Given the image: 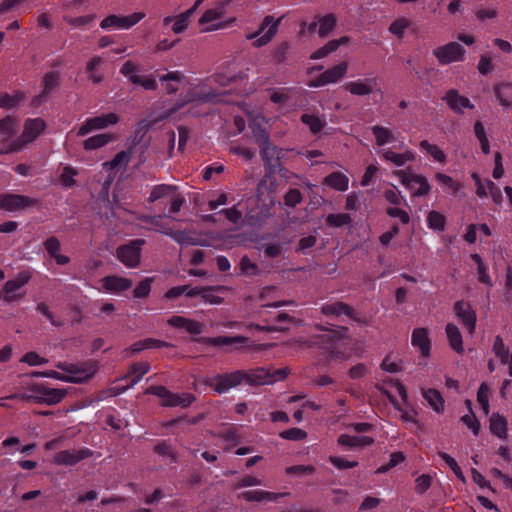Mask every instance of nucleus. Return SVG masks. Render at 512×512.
I'll return each instance as SVG.
<instances>
[{
	"instance_id": "obj_27",
	"label": "nucleus",
	"mask_w": 512,
	"mask_h": 512,
	"mask_svg": "<svg viewBox=\"0 0 512 512\" xmlns=\"http://www.w3.org/2000/svg\"><path fill=\"white\" fill-rule=\"evenodd\" d=\"M444 100L450 109L458 113H462L464 109L467 108H474V105L470 102V100L467 97L460 95L456 90H449L446 93Z\"/></svg>"
},
{
	"instance_id": "obj_47",
	"label": "nucleus",
	"mask_w": 512,
	"mask_h": 512,
	"mask_svg": "<svg viewBox=\"0 0 512 512\" xmlns=\"http://www.w3.org/2000/svg\"><path fill=\"white\" fill-rule=\"evenodd\" d=\"M471 259L477 264L478 281L488 287H492V279L488 273V268L482 261L479 254H472Z\"/></svg>"
},
{
	"instance_id": "obj_32",
	"label": "nucleus",
	"mask_w": 512,
	"mask_h": 512,
	"mask_svg": "<svg viewBox=\"0 0 512 512\" xmlns=\"http://www.w3.org/2000/svg\"><path fill=\"white\" fill-rule=\"evenodd\" d=\"M282 493H273L264 490H250L242 492L238 498L247 502H262V501H276L278 498L284 496Z\"/></svg>"
},
{
	"instance_id": "obj_44",
	"label": "nucleus",
	"mask_w": 512,
	"mask_h": 512,
	"mask_svg": "<svg viewBox=\"0 0 512 512\" xmlns=\"http://www.w3.org/2000/svg\"><path fill=\"white\" fill-rule=\"evenodd\" d=\"M301 121L314 134L320 132L326 125L325 117L315 113H304Z\"/></svg>"
},
{
	"instance_id": "obj_4",
	"label": "nucleus",
	"mask_w": 512,
	"mask_h": 512,
	"mask_svg": "<svg viewBox=\"0 0 512 512\" xmlns=\"http://www.w3.org/2000/svg\"><path fill=\"white\" fill-rule=\"evenodd\" d=\"M316 329L321 333L313 337L312 343L329 350L332 358L345 359L346 357L343 354L336 351L334 343L346 338L347 328L327 322L325 326L316 325Z\"/></svg>"
},
{
	"instance_id": "obj_55",
	"label": "nucleus",
	"mask_w": 512,
	"mask_h": 512,
	"mask_svg": "<svg viewBox=\"0 0 512 512\" xmlns=\"http://www.w3.org/2000/svg\"><path fill=\"white\" fill-rule=\"evenodd\" d=\"M95 20V15L93 14H88V15H83V16H78V17H70V16H65L64 17V21L70 25L72 28H75V29H79V28H84L90 24H92Z\"/></svg>"
},
{
	"instance_id": "obj_1",
	"label": "nucleus",
	"mask_w": 512,
	"mask_h": 512,
	"mask_svg": "<svg viewBox=\"0 0 512 512\" xmlns=\"http://www.w3.org/2000/svg\"><path fill=\"white\" fill-rule=\"evenodd\" d=\"M160 81L165 83V90L168 94H173L178 90H187V95L181 104L175 105L165 112V114L159 119L171 117L176 110L183 107L188 103H206L214 102L219 94L211 91L213 83H219L224 86L226 82L222 80L220 75H215L209 78L207 81L199 82L197 84H190L185 75L181 71H170L167 74L160 77Z\"/></svg>"
},
{
	"instance_id": "obj_10",
	"label": "nucleus",
	"mask_w": 512,
	"mask_h": 512,
	"mask_svg": "<svg viewBox=\"0 0 512 512\" xmlns=\"http://www.w3.org/2000/svg\"><path fill=\"white\" fill-rule=\"evenodd\" d=\"M146 17L143 11H136L130 15L110 14L102 19L100 28L105 31L129 30Z\"/></svg>"
},
{
	"instance_id": "obj_9",
	"label": "nucleus",
	"mask_w": 512,
	"mask_h": 512,
	"mask_svg": "<svg viewBox=\"0 0 512 512\" xmlns=\"http://www.w3.org/2000/svg\"><path fill=\"white\" fill-rule=\"evenodd\" d=\"M225 7L218 5L217 7L207 9L198 20L202 32H211L226 29L235 21L234 18L224 19Z\"/></svg>"
},
{
	"instance_id": "obj_46",
	"label": "nucleus",
	"mask_w": 512,
	"mask_h": 512,
	"mask_svg": "<svg viewBox=\"0 0 512 512\" xmlns=\"http://www.w3.org/2000/svg\"><path fill=\"white\" fill-rule=\"evenodd\" d=\"M423 397L437 413L444 412V399L436 389L423 390Z\"/></svg>"
},
{
	"instance_id": "obj_34",
	"label": "nucleus",
	"mask_w": 512,
	"mask_h": 512,
	"mask_svg": "<svg viewBox=\"0 0 512 512\" xmlns=\"http://www.w3.org/2000/svg\"><path fill=\"white\" fill-rule=\"evenodd\" d=\"M371 133L375 144L379 147L391 144L396 141V135L392 129L383 125H374L371 127Z\"/></svg>"
},
{
	"instance_id": "obj_50",
	"label": "nucleus",
	"mask_w": 512,
	"mask_h": 512,
	"mask_svg": "<svg viewBox=\"0 0 512 512\" xmlns=\"http://www.w3.org/2000/svg\"><path fill=\"white\" fill-rule=\"evenodd\" d=\"M419 147L421 150L427 152L435 161L439 163L446 162L445 153L437 145L432 144L427 140H423L420 142Z\"/></svg>"
},
{
	"instance_id": "obj_59",
	"label": "nucleus",
	"mask_w": 512,
	"mask_h": 512,
	"mask_svg": "<svg viewBox=\"0 0 512 512\" xmlns=\"http://www.w3.org/2000/svg\"><path fill=\"white\" fill-rule=\"evenodd\" d=\"M454 310L456 316L461 320H474L475 314L473 313L469 303L465 301H458L455 303Z\"/></svg>"
},
{
	"instance_id": "obj_45",
	"label": "nucleus",
	"mask_w": 512,
	"mask_h": 512,
	"mask_svg": "<svg viewBox=\"0 0 512 512\" xmlns=\"http://www.w3.org/2000/svg\"><path fill=\"white\" fill-rule=\"evenodd\" d=\"M446 334L451 348L457 353L462 354L464 352V347L462 342V335L459 329L454 324L448 323L446 327Z\"/></svg>"
},
{
	"instance_id": "obj_20",
	"label": "nucleus",
	"mask_w": 512,
	"mask_h": 512,
	"mask_svg": "<svg viewBox=\"0 0 512 512\" xmlns=\"http://www.w3.org/2000/svg\"><path fill=\"white\" fill-rule=\"evenodd\" d=\"M336 26V18L333 14H327L318 18L317 22L307 24L306 22L301 23L300 34H310L316 27H318V35L320 37H326Z\"/></svg>"
},
{
	"instance_id": "obj_37",
	"label": "nucleus",
	"mask_w": 512,
	"mask_h": 512,
	"mask_svg": "<svg viewBox=\"0 0 512 512\" xmlns=\"http://www.w3.org/2000/svg\"><path fill=\"white\" fill-rule=\"evenodd\" d=\"M373 82L372 79L351 81L345 84V89L352 95L366 96L372 93Z\"/></svg>"
},
{
	"instance_id": "obj_36",
	"label": "nucleus",
	"mask_w": 512,
	"mask_h": 512,
	"mask_svg": "<svg viewBox=\"0 0 512 512\" xmlns=\"http://www.w3.org/2000/svg\"><path fill=\"white\" fill-rule=\"evenodd\" d=\"M248 338L244 336H218V337H208V338H201L199 341L212 345V346H233L238 344H245L248 342Z\"/></svg>"
},
{
	"instance_id": "obj_62",
	"label": "nucleus",
	"mask_w": 512,
	"mask_h": 512,
	"mask_svg": "<svg viewBox=\"0 0 512 512\" xmlns=\"http://www.w3.org/2000/svg\"><path fill=\"white\" fill-rule=\"evenodd\" d=\"M435 179L438 183L450 189L454 194L457 193L462 186L460 182L453 180L452 177L441 172L435 174Z\"/></svg>"
},
{
	"instance_id": "obj_41",
	"label": "nucleus",
	"mask_w": 512,
	"mask_h": 512,
	"mask_svg": "<svg viewBox=\"0 0 512 512\" xmlns=\"http://www.w3.org/2000/svg\"><path fill=\"white\" fill-rule=\"evenodd\" d=\"M507 427L508 423L505 417L496 413L492 414L490 417V431L492 434L505 440L508 436Z\"/></svg>"
},
{
	"instance_id": "obj_23",
	"label": "nucleus",
	"mask_w": 512,
	"mask_h": 512,
	"mask_svg": "<svg viewBox=\"0 0 512 512\" xmlns=\"http://www.w3.org/2000/svg\"><path fill=\"white\" fill-rule=\"evenodd\" d=\"M322 314L325 317H334V318H340V317H346L350 319L356 318L355 310L349 306L346 303L343 302H331L326 303L321 308Z\"/></svg>"
},
{
	"instance_id": "obj_35",
	"label": "nucleus",
	"mask_w": 512,
	"mask_h": 512,
	"mask_svg": "<svg viewBox=\"0 0 512 512\" xmlns=\"http://www.w3.org/2000/svg\"><path fill=\"white\" fill-rule=\"evenodd\" d=\"M337 443L344 447L356 448L370 446L374 443V439L369 436H351L348 434H341Z\"/></svg>"
},
{
	"instance_id": "obj_15",
	"label": "nucleus",
	"mask_w": 512,
	"mask_h": 512,
	"mask_svg": "<svg viewBox=\"0 0 512 512\" xmlns=\"http://www.w3.org/2000/svg\"><path fill=\"white\" fill-rule=\"evenodd\" d=\"M145 244L143 239H137L120 246L117 249V257L128 268H135L140 263L141 247Z\"/></svg>"
},
{
	"instance_id": "obj_25",
	"label": "nucleus",
	"mask_w": 512,
	"mask_h": 512,
	"mask_svg": "<svg viewBox=\"0 0 512 512\" xmlns=\"http://www.w3.org/2000/svg\"><path fill=\"white\" fill-rule=\"evenodd\" d=\"M383 160L394 164L397 167L404 166L406 163L413 162L416 159V153L410 149H406L401 153L391 149H384L380 152Z\"/></svg>"
},
{
	"instance_id": "obj_31",
	"label": "nucleus",
	"mask_w": 512,
	"mask_h": 512,
	"mask_svg": "<svg viewBox=\"0 0 512 512\" xmlns=\"http://www.w3.org/2000/svg\"><path fill=\"white\" fill-rule=\"evenodd\" d=\"M191 17L192 11H185L176 16H166L163 18V25L168 26L170 23H173L172 31L175 34H180L188 28Z\"/></svg>"
},
{
	"instance_id": "obj_22",
	"label": "nucleus",
	"mask_w": 512,
	"mask_h": 512,
	"mask_svg": "<svg viewBox=\"0 0 512 512\" xmlns=\"http://www.w3.org/2000/svg\"><path fill=\"white\" fill-rule=\"evenodd\" d=\"M102 289L110 294L119 295L122 292L129 290L133 282L131 279L122 276H106L101 279Z\"/></svg>"
},
{
	"instance_id": "obj_11",
	"label": "nucleus",
	"mask_w": 512,
	"mask_h": 512,
	"mask_svg": "<svg viewBox=\"0 0 512 512\" xmlns=\"http://www.w3.org/2000/svg\"><path fill=\"white\" fill-rule=\"evenodd\" d=\"M284 16L275 18L272 15H267L261 22L258 32L248 34L247 39H255L253 41L254 47H262L267 45L276 35L278 28L283 20Z\"/></svg>"
},
{
	"instance_id": "obj_3",
	"label": "nucleus",
	"mask_w": 512,
	"mask_h": 512,
	"mask_svg": "<svg viewBox=\"0 0 512 512\" xmlns=\"http://www.w3.org/2000/svg\"><path fill=\"white\" fill-rule=\"evenodd\" d=\"M249 121L252 134L256 143L260 147L262 159L270 167H281V154L284 152V150L272 145L269 139V134L259 125L260 121L266 122V119L264 117H251L249 115Z\"/></svg>"
},
{
	"instance_id": "obj_61",
	"label": "nucleus",
	"mask_w": 512,
	"mask_h": 512,
	"mask_svg": "<svg viewBox=\"0 0 512 512\" xmlns=\"http://www.w3.org/2000/svg\"><path fill=\"white\" fill-rule=\"evenodd\" d=\"M477 401L481 406L485 415L489 414V387L486 383H482L477 391Z\"/></svg>"
},
{
	"instance_id": "obj_33",
	"label": "nucleus",
	"mask_w": 512,
	"mask_h": 512,
	"mask_svg": "<svg viewBox=\"0 0 512 512\" xmlns=\"http://www.w3.org/2000/svg\"><path fill=\"white\" fill-rule=\"evenodd\" d=\"M194 400V396L190 393L176 394L168 391L167 395L161 401V405L165 407L180 406L186 408L190 406Z\"/></svg>"
},
{
	"instance_id": "obj_16",
	"label": "nucleus",
	"mask_w": 512,
	"mask_h": 512,
	"mask_svg": "<svg viewBox=\"0 0 512 512\" xmlns=\"http://www.w3.org/2000/svg\"><path fill=\"white\" fill-rule=\"evenodd\" d=\"M242 383V370L217 374L215 377L208 381V385L218 394H223L231 388L241 385Z\"/></svg>"
},
{
	"instance_id": "obj_38",
	"label": "nucleus",
	"mask_w": 512,
	"mask_h": 512,
	"mask_svg": "<svg viewBox=\"0 0 512 512\" xmlns=\"http://www.w3.org/2000/svg\"><path fill=\"white\" fill-rule=\"evenodd\" d=\"M412 345L418 347L422 356L427 357L430 353V340L425 328H417L412 334Z\"/></svg>"
},
{
	"instance_id": "obj_53",
	"label": "nucleus",
	"mask_w": 512,
	"mask_h": 512,
	"mask_svg": "<svg viewBox=\"0 0 512 512\" xmlns=\"http://www.w3.org/2000/svg\"><path fill=\"white\" fill-rule=\"evenodd\" d=\"M493 351L500 358L502 364H508L511 361L509 349L505 346L503 339L497 336L494 340Z\"/></svg>"
},
{
	"instance_id": "obj_19",
	"label": "nucleus",
	"mask_w": 512,
	"mask_h": 512,
	"mask_svg": "<svg viewBox=\"0 0 512 512\" xmlns=\"http://www.w3.org/2000/svg\"><path fill=\"white\" fill-rule=\"evenodd\" d=\"M38 204V201L25 195L2 194L0 195V209L8 212L19 211Z\"/></svg>"
},
{
	"instance_id": "obj_51",
	"label": "nucleus",
	"mask_w": 512,
	"mask_h": 512,
	"mask_svg": "<svg viewBox=\"0 0 512 512\" xmlns=\"http://www.w3.org/2000/svg\"><path fill=\"white\" fill-rule=\"evenodd\" d=\"M474 134L480 143L481 150L484 154L490 153V143L484 128V125L480 121L474 123Z\"/></svg>"
},
{
	"instance_id": "obj_42",
	"label": "nucleus",
	"mask_w": 512,
	"mask_h": 512,
	"mask_svg": "<svg viewBox=\"0 0 512 512\" xmlns=\"http://www.w3.org/2000/svg\"><path fill=\"white\" fill-rule=\"evenodd\" d=\"M115 137L112 134L101 133L89 137L83 142V148L85 150H96L102 148L114 141Z\"/></svg>"
},
{
	"instance_id": "obj_30",
	"label": "nucleus",
	"mask_w": 512,
	"mask_h": 512,
	"mask_svg": "<svg viewBox=\"0 0 512 512\" xmlns=\"http://www.w3.org/2000/svg\"><path fill=\"white\" fill-rule=\"evenodd\" d=\"M43 246L58 265H66L70 262V258L61 253V243L56 237L52 236L46 239Z\"/></svg>"
},
{
	"instance_id": "obj_8",
	"label": "nucleus",
	"mask_w": 512,
	"mask_h": 512,
	"mask_svg": "<svg viewBox=\"0 0 512 512\" xmlns=\"http://www.w3.org/2000/svg\"><path fill=\"white\" fill-rule=\"evenodd\" d=\"M393 175L410 192L412 197H423L430 193L431 185L428 179L421 175L407 170H395Z\"/></svg>"
},
{
	"instance_id": "obj_57",
	"label": "nucleus",
	"mask_w": 512,
	"mask_h": 512,
	"mask_svg": "<svg viewBox=\"0 0 512 512\" xmlns=\"http://www.w3.org/2000/svg\"><path fill=\"white\" fill-rule=\"evenodd\" d=\"M174 187L166 184H160L153 188L151 191L148 200L149 202H155L158 199L164 198V197H170V195H173Z\"/></svg>"
},
{
	"instance_id": "obj_63",
	"label": "nucleus",
	"mask_w": 512,
	"mask_h": 512,
	"mask_svg": "<svg viewBox=\"0 0 512 512\" xmlns=\"http://www.w3.org/2000/svg\"><path fill=\"white\" fill-rule=\"evenodd\" d=\"M78 174L77 170L71 166L64 167L60 176V182L64 187H72L75 185V176Z\"/></svg>"
},
{
	"instance_id": "obj_26",
	"label": "nucleus",
	"mask_w": 512,
	"mask_h": 512,
	"mask_svg": "<svg viewBox=\"0 0 512 512\" xmlns=\"http://www.w3.org/2000/svg\"><path fill=\"white\" fill-rule=\"evenodd\" d=\"M228 291V288L225 286H218L215 288H205L199 290L197 288L191 289L187 291V294L190 296L193 295H201V298L210 304H219L223 300V294Z\"/></svg>"
},
{
	"instance_id": "obj_13",
	"label": "nucleus",
	"mask_w": 512,
	"mask_h": 512,
	"mask_svg": "<svg viewBox=\"0 0 512 512\" xmlns=\"http://www.w3.org/2000/svg\"><path fill=\"white\" fill-rule=\"evenodd\" d=\"M120 116L117 113L109 112L94 117L87 118L79 127L77 135L83 137L88 133L96 130H103L108 127L117 125Z\"/></svg>"
},
{
	"instance_id": "obj_6",
	"label": "nucleus",
	"mask_w": 512,
	"mask_h": 512,
	"mask_svg": "<svg viewBox=\"0 0 512 512\" xmlns=\"http://www.w3.org/2000/svg\"><path fill=\"white\" fill-rule=\"evenodd\" d=\"M348 62L342 61L331 68L322 72L318 77H313V73L316 70H321L322 66H312L307 69L306 73L309 76L307 81V85L309 87L317 88L326 86L329 84H335L341 81L347 74L348 71Z\"/></svg>"
},
{
	"instance_id": "obj_7",
	"label": "nucleus",
	"mask_w": 512,
	"mask_h": 512,
	"mask_svg": "<svg viewBox=\"0 0 512 512\" xmlns=\"http://www.w3.org/2000/svg\"><path fill=\"white\" fill-rule=\"evenodd\" d=\"M46 129V122L42 118H29L25 120L22 133L15 139L6 151H20L28 144L34 142Z\"/></svg>"
},
{
	"instance_id": "obj_21",
	"label": "nucleus",
	"mask_w": 512,
	"mask_h": 512,
	"mask_svg": "<svg viewBox=\"0 0 512 512\" xmlns=\"http://www.w3.org/2000/svg\"><path fill=\"white\" fill-rule=\"evenodd\" d=\"M93 452L88 448H81L79 450H62L57 452L53 457V462L56 465L73 466L80 461L90 458Z\"/></svg>"
},
{
	"instance_id": "obj_52",
	"label": "nucleus",
	"mask_w": 512,
	"mask_h": 512,
	"mask_svg": "<svg viewBox=\"0 0 512 512\" xmlns=\"http://www.w3.org/2000/svg\"><path fill=\"white\" fill-rule=\"evenodd\" d=\"M446 225V218L438 211H430L427 215V226L435 231H443Z\"/></svg>"
},
{
	"instance_id": "obj_39",
	"label": "nucleus",
	"mask_w": 512,
	"mask_h": 512,
	"mask_svg": "<svg viewBox=\"0 0 512 512\" xmlns=\"http://www.w3.org/2000/svg\"><path fill=\"white\" fill-rule=\"evenodd\" d=\"M323 183L337 191H346L349 187V178L341 172H333L324 178Z\"/></svg>"
},
{
	"instance_id": "obj_17",
	"label": "nucleus",
	"mask_w": 512,
	"mask_h": 512,
	"mask_svg": "<svg viewBox=\"0 0 512 512\" xmlns=\"http://www.w3.org/2000/svg\"><path fill=\"white\" fill-rule=\"evenodd\" d=\"M433 54L440 64H450L452 62L462 61L464 59L465 50L456 42H450L436 48Z\"/></svg>"
},
{
	"instance_id": "obj_40",
	"label": "nucleus",
	"mask_w": 512,
	"mask_h": 512,
	"mask_svg": "<svg viewBox=\"0 0 512 512\" xmlns=\"http://www.w3.org/2000/svg\"><path fill=\"white\" fill-rule=\"evenodd\" d=\"M494 92L500 105L504 108L512 106V83H500L495 85Z\"/></svg>"
},
{
	"instance_id": "obj_12",
	"label": "nucleus",
	"mask_w": 512,
	"mask_h": 512,
	"mask_svg": "<svg viewBox=\"0 0 512 512\" xmlns=\"http://www.w3.org/2000/svg\"><path fill=\"white\" fill-rule=\"evenodd\" d=\"M56 367L70 375L69 378L73 379L70 383H83L92 378L98 370L97 362L89 360L82 364H69L66 362H59Z\"/></svg>"
},
{
	"instance_id": "obj_24",
	"label": "nucleus",
	"mask_w": 512,
	"mask_h": 512,
	"mask_svg": "<svg viewBox=\"0 0 512 512\" xmlns=\"http://www.w3.org/2000/svg\"><path fill=\"white\" fill-rule=\"evenodd\" d=\"M390 387H393L398 392L399 396L402 398L403 401H406L407 399V392L405 386L398 380H388L383 381L382 384H376L375 388L383 395H385L390 403L397 409H400L398 407V402L392 392L390 391Z\"/></svg>"
},
{
	"instance_id": "obj_29",
	"label": "nucleus",
	"mask_w": 512,
	"mask_h": 512,
	"mask_svg": "<svg viewBox=\"0 0 512 512\" xmlns=\"http://www.w3.org/2000/svg\"><path fill=\"white\" fill-rule=\"evenodd\" d=\"M350 42V38L342 36L338 39L328 41L324 46L315 50L311 55L310 59L318 60L327 57L329 54L335 52L340 46L347 45Z\"/></svg>"
},
{
	"instance_id": "obj_2",
	"label": "nucleus",
	"mask_w": 512,
	"mask_h": 512,
	"mask_svg": "<svg viewBox=\"0 0 512 512\" xmlns=\"http://www.w3.org/2000/svg\"><path fill=\"white\" fill-rule=\"evenodd\" d=\"M67 394L68 391L65 388H51L43 383H33L27 388L26 392L10 395L8 399H19L36 404L56 405L62 402Z\"/></svg>"
},
{
	"instance_id": "obj_54",
	"label": "nucleus",
	"mask_w": 512,
	"mask_h": 512,
	"mask_svg": "<svg viewBox=\"0 0 512 512\" xmlns=\"http://www.w3.org/2000/svg\"><path fill=\"white\" fill-rule=\"evenodd\" d=\"M153 451L159 456L169 458L172 462H176L178 460L177 452L166 441H161L157 443L154 446Z\"/></svg>"
},
{
	"instance_id": "obj_28",
	"label": "nucleus",
	"mask_w": 512,
	"mask_h": 512,
	"mask_svg": "<svg viewBox=\"0 0 512 512\" xmlns=\"http://www.w3.org/2000/svg\"><path fill=\"white\" fill-rule=\"evenodd\" d=\"M164 347H173V345L166 341H162V340H158V339H154V338H146V339L139 340V341L133 343L129 348L125 349L124 352L130 353V354H135V353H139L145 349H160V348H164ZM127 356H129V354H127Z\"/></svg>"
},
{
	"instance_id": "obj_5",
	"label": "nucleus",
	"mask_w": 512,
	"mask_h": 512,
	"mask_svg": "<svg viewBox=\"0 0 512 512\" xmlns=\"http://www.w3.org/2000/svg\"><path fill=\"white\" fill-rule=\"evenodd\" d=\"M290 374L288 367L280 369H267L257 367L248 370H242L243 383L249 386H262L273 384L279 380H285Z\"/></svg>"
},
{
	"instance_id": "obj_14",
	"label": "nucleus",
	"mask_w": 512,
	"mask_h": 512,
	"mask_svg": "<svg viewBox=\"0 0 512 512\" xmlns=\"http://www.w3.org/2000/svg\"><path fill=\"white\" fill-rule=\"evenodd\" d=\"M30 279L31 273L29 271H21L14 279L8 280L3 286L4 301L10 303L22 299L25 296V292L22 288Z\"/></svg>"
},
{
	"instance_id": "obj_18",
	"label": "nucleus",
	"mask_w": 512,
	"mask_h": 512,
	"mask_svg": "<svg viewBox=\"0 0 512 512\" xmlns=\"http://www.w3.org/2000/svg\"><path fill=\"white\" fill-rule=\"evenodd\" d=\"M18 127L15 118L8 116L0 120V154L13 153L14 151H6L15 141L14 138Z\"/></svg>"
},
{
	"instance_id": "obj_48",
	"label": "nucleus",
	"mask_w": 512,
	"mask_h": 512,
	"mask_svg": "<svg viewBox=\"0 0 512 512\" xmlns=\"http://www.w3.org/2000/svg\"><path fill=\"white\" fill-rule=\"evenodd\" d=\"M25 96L22 92L15 91L12 94H0V108L12 109L23 102Z\"/></svg>"
},
{
	"instance_id": "obj_43",
	"label": "nucleus",
	"mask_w": 512,
	"mask_h": 512,
	"mask_svg": "<svg viewBox=\"0 0 512 512\" xmlns=\"http://www.w3.org/2000/svg\"><path fill=\"white\" fill-rule=\"evenodd\" d=\"M413 25V21L407 17H398L389 25L388 31L395 37L402 39Z\"/></svg>"
},
{
	"instance_id": "obj_49",
	"label": "nucleus",
	"mask_w": 512,
	"mask_h": 512,
	"mask_svg": "<svg viewBox=\"0 0 512 512\" xmlns=\"http://www.w3.org/2000/svg\"><path fill=\"white\" fill-rule=\"evenodd\" d=\"M102 64V58L99 56H94L86 64V71L89 73V79L93 83H100L104 76L102 73L97 71V68Z\"/></svg>"
},
{
	"instance_id": "obj_58",
	"label": "nucleus",
	"mask_w": 512,
	"mask_h": 512,
	"mask_svg": "<svg viewBox=\"0 0 512 512\" xmlns=\"http://www.w3.org/2000/svg\"><path fill=\"white\" fill-rule=\"evenodd\" d=\"M170 235L176 242L184 245H204L201 241H198L194 236L184 231H176L173 233L164 232Z\"/></svg>"
},
{
	"instance_id": "obj_56",
	"label": "nucleus",
	"mask_w": 512,
	"mask_h": 512,
	"mask_svg": "<svg viewBox=\"0 0 512 512\" xmlns=\"http://www.w3.org/2000/svg\"><path fill=\"white\" fill-rule=\"evenodd\" d=\"M150 370V364L148 362H136L130 366L129 374L136 375L132 380L130 386L136 384L142 376H144Z\"/></svg>"
},
{
	"instance_id": "obj_60",
	"label": "nucleus",
	"mask_w": 512,
	"mask_h": 512,
	"mask_svg": "<svg viewBox=\"0 0 512 512\" xmlns=\"http://www.w3.org/2000/svg\"><path fill=\"white\" fill-rule=\"evenodd\" d=\"M351 222V217L347 213L329 214L326 217V223L330 227H343Z\"/></svg>"
},
{
	"instance_id": "obj_64",
	"label": "nucleus",
	"mask_w": 512,
	"mask_h": 512,
	"mask_svg": "<svg viewBox=\"0 0 512 512\" xmlns=\"http://www.w3.org/2000/svg\"><path fill=\"white\" fill-rule=\"evenodd\" d=\"M289 88H279L270 90V100L275 104H283L290 98Z\"/></svg>"
}]
</instances>
